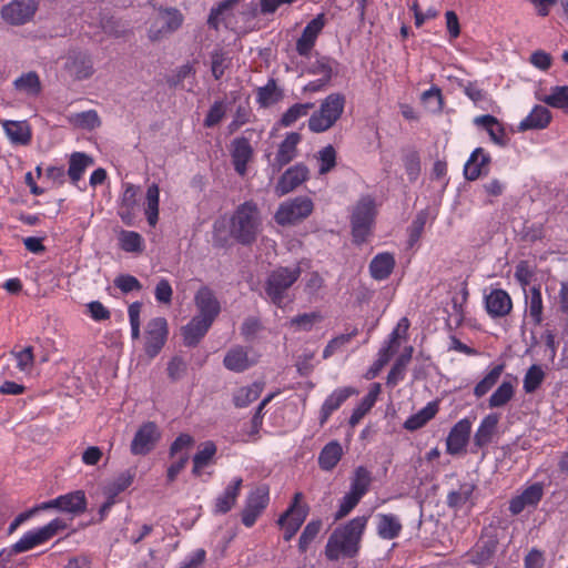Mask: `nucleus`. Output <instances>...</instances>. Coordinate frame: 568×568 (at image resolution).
I'll use <instances>...</instances> for the list:
<instances>
[{"label": "nucleus", "instance_id": "50", "mask_svg": "<svg viewBox=\"0 0 568 568\" xmlns=\"http://www.w3.org/2000/svg\"><path fill=\"white\" fill-rule=\"evenodd\" d=\"M544 101L552 108L568 110V85L555 87Z\"/></svg>", "mask_w": 568, "mask_h": 568}, {"label": "nucleus", "instance_id": "1", "mask_svg": "<svg viewBox=\"0 0 568 568\" xmlns=\"http://www.w3.org/2000/svg\"><path fill=\"white\" fill-rule=\"evenodd\" d=\"M368 521V516H358L347 524L334 529L329 536L325 556L334 561L341 557H354L359 549V542Z\"/></svg>", "mask_w": 568, "mask_h": 568}, {"label": "nucleus", "instance_id": "42", "mask_svg": "<svg viewBox=\"0 0 568 568\" xmlns=\"http://www.w3.org/2000/svg\"><path fill=\"white\" fill-rule=\"evenodd\" d=\"M159 194L158 184L153 183L148 187L145 215L151 226H155L159 219Z\"/></svg>", "mask_w": 568, "mask_h": 568}, {"label": "nucleus", "instance_id": "6", "mask_svg": "<svg viewBox=\"0 0 568 568\" xmlns=\"http://www.w3.org/2000/svg\"><path fill=\"white\" fill-rule=\"evenodd\" d=\"M375 203L366 196L358 201L352 214V234L356 244H362L371 234L375 219Z\"/></svg>", "mask_w": 568, "mask_h": 568}, {"label": "nucleus", "instance_id": "53", "mask_svg": "<svg viewBox=\"0 0 568 568\" xmlns=\"http://www.w3.org/2000/svg\"><path fill=\"white\" fill-rule=\"evenodd\" d=\"M321 527H322L321 520L311 521L305 526L302 535L300 536V540H298V549L301 552H305L307 550L308 545L318 535Z\"/></svg>", "mask_w": 568, "mask_h": 568}, {"label": "nucleus", "instance_id": "8", "mask_svg": "<svg viewBox=\"0 0 568 568\" xmlns=\"http://www.w3.org/2000/svg\"><path fill=\"white\" fill-rule=\"evenodd\" d=\"M270 501V489L267 485L255 487L247 496L245 507L242 510V523L252 527L257 517L263 513Z\"/></svg>", "mask_w": 568, "mask_h": 568}, {"label": "nucleus", "instance_id": "35", "mask_svg": "<svg viewBox=\"0 0 568 568\" xmlns=\"http://www.w3.org/2000/svg\"><path fill=\"white\" fill-rule=\"evenodd\" d=\"M343 456V448L337 440L324 446L318 456V465L323 470H332Z\"/></svg>", "mask_w": 568, "mask_h": 568}, {"label": "nucleus", "instance_id": "38", "mask_svg": "<svg viewBox=\"0 0 568 568\" xmlns=\"http://www.w3.org/2000/svg\"><path fill=\"white\" fill-rule=\"evenodd\" d=\"M262 390L263 386L258 383L241 387L233 394V403L239 408L246 407L260 397Z\"/></svg>", "mask_w": 568, "mask_h": 568}, {"label": "nucleus", "instance_id": "56", "mask_svg": "<svg viewBox=\"0 0 568 568\" xmlns=\"http://www.w3.org/2000/svg\"><path fill=\"white\" fill-rule=\"evenodd\" d=\"M358 334L357 328H353L347 334H341L335 338L331 339L323 352V357L328 358L332 356L337 349L347 344L354 336Z\"/></svg>", "mask_w": 568, "mask_h": 568}, {"label": "nucleus", "instance_id": "43", "mask_svg": "<svg viewBox=\"0 0 568 568\" xmlns=\"http://www.w3.org/2000/svg\"><path fill=\"white\" fill-rule=\"evenodd\" d=\"M475 489V485L470 483H464L457 490H453L447 496V505L450 508H462L471 497Z\"/></svg>", "mask_w": 568, "mask_h": 568}, {"label": "nucleus", "instance_id": "54", "mask_svg": "<svg viewBox=\"0 0 568 568\" xmlns=\"http://www.w3.org/2000/svg\"><path fill=\"white\" fill-rule=\"evenodd\" d=\"M317 160L321 162L320 174H326L336 165V151L332 145H327L318 151Z\"/></svg>", "mask_w": 568, "mask_h": 568}, {"label": "nucleus", "instance_id": "23", "mask_svg": "<svg viewBox=\"0 0 568 568\" xmlns=\"http://www.w3.org/2000/svg\"><path fill=\"white\" fill-rule=\"evenodd\" d=\"M7 136L13 144L28 145L31 142V128L27 121H10L2 123Z\"/></svg>", "mask_w": 568, "mask_h": 568}, {"label": "nucleus", "instance_id": "10", "mask_svg": "<svg viewBox=\"0 0 568 568\" xmlns=\"http://www.w3.org/2000/svg\"><path fill=\"white\" fill-rule=\"evenodd\" d=\"M168 322L164 317H155L149 321L145 328L144 351L151 358L155 357L168 338Z\"/></svg>", "mask_w": 568, "mask_h": 568}, {"label": "nucleus", "instance_id": "59", "mask_svg": "<svg viewBox=\"0 0 568 568\" xmlns=\"http://www.w3.org/2000/svg\"><path fill=\"white\" fill-rule=\"evenodd\" d=\"M361 498L362 497H359L358 495L348 491L341 500L339 508L335 515V519L338 520L347 516L352 511V509L356 507Z\"/></svg>", "mask_w": 568, "mask_h": 568}, {"label": "nucleus", "instance_id": "36", "mask_svg": "<svg viewBox=\"0 0 568 568\" xmlns=\"http://www.w3.org/2000/svg\"><path fill=\"white\" fill-rule=\"evenodd\" d=\"M438 412L437 402L428 403L423 409L418 413L412 415L405 423L404 428L407 430H417L425 426Z\"/></svg>", "mask_w": 568, "mask_h": 568}, {"label": "nucleus", "instance_id": "3", "mask_svg": "<svg viewBox=\"0 0 568 568\" xmlns=\"http://www.w3.org/2000/svg\"><path fill=\"white\" fill-rule=\"evenodd\" d=\"M302 270L298 265L280 266L273 270L265 281L264 290L266 296L273 304L283 307L288 297V291L300 278Z\"/></svg>", "mask_w": 568, "mask_h": 568}, {"label": "nucleus", "instance_id": "12", "mask_svg": "<svg viewBox=\"0 0 568 568\" xmlns=\"http://www.w3.org/2000/svg\"><path fill=\"white\" fill-rule=\"evenodd\" d=\"M197 311L196 317L213 324L221 312V305L214 292L209 286H202L194 296Z\"/></svg>", "mask_w": 568, "mask_h": 568}, {"label": "nucleus", "instance_id": "46", "mask_svg": "<svg viewBox=\"0 0 568 568\" xmlns=\"http://www.w3.org/2000/svg\"><path fill=\"white\" fill-rule=\"evenodd\" d=\"M282 99V92L278 90L274 79L268 80L267 84L258 88L257 102L262 106H270Z\"/></svg>", "mask_w": 568, "mask_h": 568}, {"label": "nucleus", "instance_id": "57", "mask_svg": "<svg viewBox=\"0 0 568 568\" xmlns=\"http://www.w3.org/2000/svg\"><path fill=\"white\" fill-rule=\"evenodd\" d=\"M422 100L432 112H439L443 109L442 92L436 87L425 91L422 95Z\"/></svg>", "mask_w": 568, "mask_h": 568}, {"label": "nucleus", "instance_id": "47", "mask_svg": "<svg viewBox=\"0 0 568 568\" xmlns=\"http://www.w3.org/2000/svg\"><path fill=\"white\" fill-rule=\"evenodd\" d=\"M504 371L503 365L495 366L474 388V394L479 398L486 395L499 379Z\"/></svg>", "mask_w": 568, "mask_h": 568}, {"label": "nucleus", "instance_id": "26", "mask_svg": "<svg viewBox=\"0 0 568 568\" xmlns=\"http://www.w3.org/2000/svg\"><path fill=\"white\" fill-rule=\"evenodd\" d=\"M395 267L394 255L385 252L377 254L369 263V273L377 281L386 280Z\"/></svg>", "mask_w": 568, "mask_h": 568}, {"label": "nucleus", "instance_id": "64", "mask_svg": "<svg viewBox=\"0 0 568 568\" xmlns=\"http://www.w3.org/2000/svg\"><path fill=\"white\" fill-rule=\"evenodd\" d=\"M67 528V523L62 519H53L48 525L40 528V534L42 535V538L44 542L52 537H54L58 532L64 530Z\"/></svg>", "mask_w": 568, "mask_h": 568}, {"label": "nucleus", "instance_id": "48", "mask_svg": "<svg viewBox=\"0 0 568 568\" xmlns=\"http://www.w3.org/2000/svg\"><path fill=\"white\" fill-rule=\"evenodd\" d=\"M11 355L17 361V367L23 373H31L34 366L33 347L27 346L21 351H11Z\"/></svg>", "mask_w": 568, "mask_h": 568}, {"label": "nucleus", "instance_id": "30", "mask_svg": "<svg viewBox=\"0 0 568 568\" xmlns=\"http://www.w3.org/2000/svg\"><path fill=\"white\" fill-rule=\"evenodd\" d=\"M93 159L82 152H74L69 159L68 176L73 184H77L83 176L85 170L93 165Z\"/></svg>", "mask_w": 568, "mask_h": 568}, {"label": "nucleus", "instance_id": "62", "mask_svg": "<svg viewBox=\"0 0 568 568\" xmlns=\"http://www.w3.org/2000/svg\"><path fill=\"white\" fill-rule=\"evenodd\" d=\"M235 3V0H225L223 2H221L217 7L215 8H212L211 9V12H210V16L207 18V24L213 28V29H217L219 28V23L222 19V16L224 14V12L226 10H229L233 4Z\"/></svg>", "mask_w": 568, "mask_h": 568}, {"label": "nucleus", "instance_id": "15", "mask_svg": "<svg viewBox=\"0 0 568 568\" xmlns=\"http://www.w3.org/2000/svg\"><path fill=\"white\" fill-rule=\"evenodd\" d=\"M308 178V169L298 163L290 169H287L275 185V193L278 196H283L292 191H294L297 186H300L304 181Z\"/></svg>", "mask_w": 568, "mask_h": 568}, {"label": "nucleus", "instance_id": "13", "mask_svg": "<svg viewBox=\"0 0 568 568\" xmlns=\"http://www.w3.org/2000/svg\"><path fill=\"white\" fill-rule=\"evenodd\" d=\"M161 437L158 426L153 422L144 423L135 433L130 449L133 455H146L156 445Z\"/></svg>", "mask_w": 568, "mask_h": 568}, {"label": "nucleus", "instance_id": "33", "mask_svg": "<svg viewBox=\"0 0 568 568\" xmlns=\"http://www.w3.org/2000/svg\"><path fill=\"white\" fill-rule=\"evenodd\" d=\"M381 393V384L374 383L367 395L361 400L359 405L353 410L349 417V425L354 427L372 409L377 396Z\"/></svg>", "mask_w": 568, "mask_h": 568}, {"label": "nucleus", "instance_id": "61", "mask_svg": "<svg viewBox=\"0 0 568 568\" xmlns=\"http://www.w3.org/2000/svg\"><path fill=\"white\" fill-rule=\"evenodd\" d=\"M406 173L410 181H416L420 173V161L417 152H409L404 158Z\"/></svg>", "mask_w": 568, "mask_h": 568}, {"label": "nucleus", "instance_id": "21", "mask_svg": "<svg viewBox=\"0 0 568 568\" xmlns=\"http://www.w3.org/2000/svg\"><path fill=\"white\" fill-rule=\"evenodd\" d=\"M232 162L234 170L244 176L247 171V163L252 160L253 149L250 141L242 136L237 138L232 142Z\"/></svg>", "mask_w": 568, "mask_h": 568}, {"label": "nucleus", "instance_id": "2", "mask_svg": "<svg viewBox=\"0 0 568 568\" xmlns=\"http://www.w3.org/2000/svg\"><path fill=\"white\" fill-rule=\"evenodd\" d=\"M261 224V215L256 204L245 202L235 210L231 217L230 234L239 243L250 245L256 241Z\"/></svg>", "mask_w": 568, "mask_h": 568}, {"label": "nucleus", "instance_id": "4", "mask_svg": "<svg viewBox=\"0 0 568 568\" xmlns=\"http://www.w3.org/2000/svg\"><path fill=\"white\" fill-rule=\"evenodd\" d=\"M346 98L335 92L327 95L321 103L320 109L308 119V129L314 133H322L335 125L344 112Z\"/></svg>", "mask_w": 568, "mask_h": 568}, {"label": "nucleus", "instance_id": "22", "mask_svg": "<svg viewBox=\"0 0 568 568\" xmlns=\"http://www.w3.org/2000/svg\"><path fill=\"white\" fill-rule=\"evenodd\" d=\"M212 324L205 320L194 316L185 326L181 328L183 344L187 347L196 346L205 336Z\"/></svg>", "mask_w": 568, "mask_h": 568}, {"label": "nucleus", "instance_id": "51", "mask_svg": "<svg viewBox=\"0 0 568 568\" xmlns=\"http://www.w3.org/2000/svg\"><path fill=\"white\" fill-rule=\"evenodd\" d=\"M44 542L40 530L27 532L19 541L12 546V552L19 554L27 551L40 544Z\"/></svg>", "mask_w": 568, "mask_h": 568}, {"label": "nucleus", "instance_id": "45", "mask_svg": "<svg viewBox=\"0 0 568 568\" xmlns=\"http://www.w3.org/2000/svg\"><path fill=\"white\" fill-rule=\"evenodd\" d=\"M120 247L130 253L143 251V239L138 232L122 230L119 234Z\"/></svg>", "mask_w": 568, "mask_h": 568}, {"label": "nucleus", "instance_id": "5", "mask_svg": "<svg viewBox=\"0 0 568 568\" xmlns=\"http://www.w3.org/2000/svg\"><path fill=\"white\" fill-rule=\"evenodd\" d=\"M183 21L184 17L179 9L160 7L148 31L150 41L158 42L174 33Z\"/></svg>", "mask_w": 568, "mask_h": 568}, {"label": "nucleus", "instance_id": "49", "mask_svg": "<svg viewBox=\"0 0 568 568\" xmlns=\"http://www.w3.org/2000/svg\"><path fill=\"white\" fill-rule=\"evenodd\" d=\"M532 506V485L527 486L525 490L514 497L509 503V511L517 516L524 511L526 507Z\"/></svg>", "mask_w": 568, "mask_h": 568}, {"label": "nucleus", "instance_id": "55", "mask_svg": "<svg viewBox=\"0 0 568 568\" xmlns=\"http://www.w3.org/2000/svg\"><path fill=\"white\" fill-rule=\"evenodd\" d=\"M133 474L124 471L120 474L106 488L105 494L115 497L123 490H125L133 481Z\"/></svg>", "mask_w": 568, "mask_h": 568}, {"label": "nucleus", "instance_id": "37", "mask_svg": "<svg viewBox=\"0 0 568 568\" xmlns=\"http://www.w3.org/2000/svg\"><path fill=\"white\" fill-rule=\"evenodd\" d=\"M242 483V478H236L232 485L226 487L224 494L216 499V513L225 514L232 509L239 496Z\"/></svg>", "mask_w": 568, "mask_h": 568}, {"label": "nucleus", "instance_id": "14", "mask_svg": "<svg viewBox=\"0 0 568 568\" xmlns=\"http://www.w3.org/2000/svg\"><path fill=\"white\" fill-rule=\"evenodd\" d=\"M40 508L51 509L57 508L61 511L70 513V514H82L87 509V498L82 490H75L62 496H59L55 499L42 503Z\"/></svg>", "mask_w": 568, "mask_h": 568}, {"label": "nucleus", "instance_id": "29", "mask_svg": "<svg viewBox=\"0 0 568 568\" xmlns=\"http://www.w3.org/2000/svg\"><path fill=\"white\" fill-rule=\"evenodd\" d=\"M354 393V389L351 387H344L336 389L332 395H329L324 402L321 409L320 423L323 425L326 423L331 414L338 409L341 405Z\"/></svg>", "mask_w": 568, "mask_h": 568}, {"label": "nucleus", "instance_id": "39", "mask_svg": "<svg viewBox=\"0 0 568 568\" xmlns=\"http://www.w3.org/2000/svg\"><path fill=\"white\" fill-rule=\"evenodd\" d=\"M413 351L414 348L412 346L406 347L404 352L399 355V357L396 359L395 364L393 365L392 369L387 375V385H396L399 381L404 378V373L406 366L412 359Z\"/></svg>", "mask_w": 568, "mask_h": 568}, {"label": "nucleus", "instance_id": "11", "mask_svg": "<svg viewBox=\"0 0 568 568\" xmlns=\"http://www.w3.org/2000/svg\"><path fill=\"white\" fill-rule=\"evenodd\" d=\"M37 9V0H12L2 8L1 16L8 23L21 26L34 16Z\"/></svg>", "mask_w": 568, "mask_h": 568}, {"label": "nucleus", "instance_id": "17", "mask_svg": "<svg viewBox=\"0 0 568 568\" xmlns=\"http://www.w3.org/2000/svg\"><path fill=\"white\" fill-rule=\"evenodd\" d=\"M301 134L297 132H291L282 141L278 146L277 153L272 162L274 171H280L284 165L293 161L297 155V145L301 142Z\"/></svg>", "mask_w": 568, "mask_h": 568}, {"label": "nucleus", "instance_id": "58", "mask_svg": "<svg viewBox=\"0 0 568 568\" xmlns=\"http://www.w3.org/2000/svg\"><path fill=\"white\" fill-rule=\"evenodd\" d=\"M308 73L329 81L333 73L331 60L327 58L317 59L308 67Z\"/></svg>", "mask_w": 568, "mask_h": 568}, {"label": "nucleus", "instance_id": "63", "mask_svg": "<svg viewBox=\"0 0 568 568\" xmlns=\"http://www.w3.org/2000/svg\"><path fill=\"white\" fill-rule=\"evenodd\" d=\"M166 371L172 381H179L186 372V363L182 358L175 356L169 362Z\"/></svg>", "mask_w": 568, "mask_h": 568}, {"label": "nucleus", "instance_id": "20", "mask_svg": "<svg viewBox=\"0 0 568 568\" xmlns=\"http://www.w3.org/2000/svg\"><path fill=\"white\" fill-rule=\"evenodd\" d=\"M256 361L248 356V349L236 345L231 347L223 359V365L231 372L241 373L252 367Z\"/></svg>", "mask_w": 568, "mask_h": 568}, {"label": "nucleus", "instance_id": "52", "mask_svg": "<svg viewBox=\"0 0 568 568\" xmlns=\"http://www.w3.org/2000/svg\"><path fill=\"white\" fill-rule=\"evenodd\" d=\"M514 394V387L510 382H503L501 385L489 397L490 407L504 406Z\"/></svg>", "mask_w": 568, "mask_h": 568}, {"label": "nucleus", "instance_id": "7", "mask_svg": "<svg viewBox=\"0 0 568 568\" xmlns=\"http://www.w3.org/2000/svg\"><path fill=\"white\" fill-rule=\"evenodd\" d=\"M313 209L314 205L310 197L297 196L278 206L275 213V221L280 225L295 224L308 217Z\"/></svg>", "mask_w": 568, "mask_h": 568}, {"label": "nucleus", "instance_id": "32", "mask_svg": "<svg viewBox=\"0 0 568 568\" xmlns=\"http://www.w3.org/2000/svg\"><path fill=\"white\" fill-rule=\"evenodd\" d=\"M498 422L499 415L497 414H489L483 419L474 436V444L477 447H484L491 442L493 436L496 433Z\"/></svg>", "mask_w": 568, "mask_h": 568}, {"label": "nucleus", "instance_id": "44", "mask_svg": "<svg viewBox=\"0 0 568 568\" xmlns=\"http://www.w3.org/2000/svg\"><path fill=\"white\" fill-rule=\"evenodd\" d=\"M323 315L318 311L298 314L290 320V326L297 329L308 332L313 326L323 321Z\"/></svg>", "mask_w": 568, "mask_h": 568}, {"label": "nucleus", "instance_id": "41", "mask_svg": "<svg viewBox=\"0 0 568 568\" xmlns=\"http://www.w3.org/2000/svg\"><path fill=\"white\" fill-rule=\"evenodd\" d=\"M314 108V103H295L288 108L282 115L280 123L283 126H291L301 118L306 116L310 111Z\"/></svg>", "mask_w": 568, "mask_h": 568}, {"label": "nucleus", "instance_id": "19", "mask_svg": "<svg viewBox=\"0 0 568 568\" xmlns=\"http://www.w3.org/2000/svg\"><path fill=\"white\" fill-rule=\"evenodd\" d=\"M325 24L324 14H318L304 28L302 36L296 42V51L300 55L306 57L314 47L315 40Z\"/></svg>", "mask_w": 568, "mask_h": 568}, {"label": "nucleus", "instance_id": "31", "mask_svg": "<svg viewBox=\"0 0 568 568\" xmlns=\"http://www.w3.org/2000/svg\"><path fill=\"white\" fill-rule=\"evenodd\" d=\"M216 452L217 447L214 442L206 440L202 443L197 453L193 456V475L200 476L201 470L213 462Z\"/></svg>", "mask_w": 568, "mask_h": 568}, {"label": "nucleus", "instance_id": "40", "mask_svg": "<svg viewBox=\"0 0 568 568\" xmlns=\"http://www.w3.org/2000/svg\"><path fill=\"white\" fill-rule=\"evenodd\" d=\"M371 484V471H368L364 466H358L352 477L349 491L358 495L359 497H363L367 493Z\"/></svg>", "mask_w": 568, "mask_h": 568}, {"label": "nucleus", "instance_id": "34", "mask_svg": "<svg viewBox=\"0 0 568 568\" xmlns=\"http://www.w3.org/2000/svg\"><path fill=\"white\" fill-rule=\"evenodd\" d=\"M13 87L17 91L28 97L39 95L42 89L40 78L34 71L21 74L14 80Z\"/></svg>", "mask_w": 568, "mask_h": 568}, {"label": "nucleus", "instance_id": "24", "mask_svg": "<svg viewBox=\"0 0 568 568\" xmlns=\"http://www.w3.org/2000/svg\"><path fill=\"white\" fill-rule=\"evenodd\" d=\"M474 123L484 128L494 143L500 146H505L507 144L508 139L506 136L505 129L495 116L490 114L480 115L475 118Z\"/></svg>", "mask_w": 568, "mask_h": 568}, {"label": "nucleus", "instance_id": "18", "mask_svg": "<svg viewBox=\"0 0 568 568\" xmlns=\"http://www.w3.org/2000/svg\"><path fill=\"white\" fill-rule=\"evenodd\" d=\"M307 516L306 507L290 506L278 518L277 524L284 528V539L291 540L301 528Z\"/></svg>", "mask_w": 568, "mask_h": 568}, {"label": "nucleus", "instance_id": "9", "mask_svg": "<svg viewBox=\"0 0 568 568\" xmlns=\"http://www.w3.org/2000/svg\"><path fill=\"white\" fill-rule=\"evenodd\" d=\"M64 70L74 80H85L93 75L94 67L92 57L88 51L71 49L65 57Z\"/></svg>", "mask_w": 568, "mask_h": 568}, {"label": "nucleus", "instance_id": "25", "mask_svg": "<svg viewBox=\"0 0 568 568\" xmlns=\"http://www.w3.org/2000/svg\"><path fill=\"white\" fill-rule=\"evenodd\" d=\"M487 312L495 317L504 316L511 310L509 295L503 290H494L486 296Z\"/></svg>", "mask_w": 568, "mask_h": 568}, {"label": "nucleus", "instance_id": "16", "mask_svg": "<svg viewBox=\"0 0 568 568\" xmlns=\"http://www.w3.org/2000/svg\"><path fill=\"white\" fill-rule=\"evenodd\" d=\"M471 424L469 419L464 418L459 420L449 432L447 437V453L450 455H458L465 450L469 440Z\"/></svg>", "mask_w": 568, "mask_h": 568}, {"label": "nucleus", "instance_id": "28", "mask_svg": "<svg viewBox=\"0 0 568 568\" xmlns=\"http://www.w3.org/2000/svg\"><path fill=\"white\" fill-rule=\"evenodd\" d=\"M489 155L484 153V150L481 148H477L468 159V161L465 164L464 168V175L466 180L475 181L477 180L480 174L483 173V170L486 169V166L489 163Z\"/></svg>", "mask_w": 568, "mask_h": 568}, {"label": "nucleus", "instance_id": "27", "mask_svg": "<svg viewBox=\"0 0 568 568\" xmlns=\"http://www.w3.org/2000/svg\"><path fill=\"white\" fill-rule=\"evenodd\" d=\"M402 523L397 516L393 514L377 515V534L382 539H395L402 531Z\"/></svg>", "mask_w": 568, "mask_h": 568}, {"label": "nucleus", "instance_id": "60", "mask_svg": "<svg viewBox=\"0 0 568 568\" xmlns=\"http://www.w3.org/2000/svg\"><path fill=\"white\" fill-rule=\"evenodd\" d=\"M225 115V104L223 101H216L209 110L205 120L204 125L206 128H212L216 125Z\"/></svg>", "mask_w": 568, "mask_h": 568}]
</instances>
